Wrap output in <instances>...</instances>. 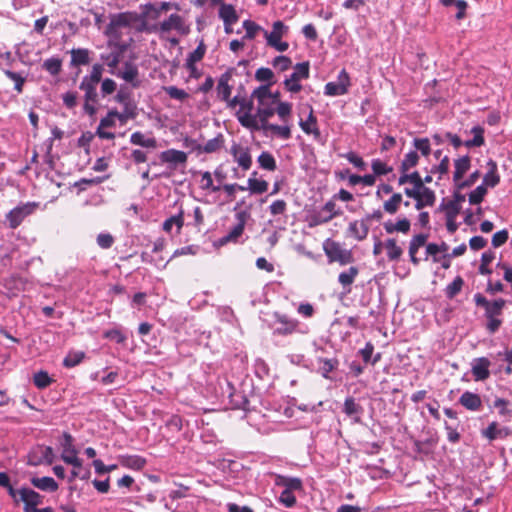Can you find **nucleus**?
Instances as JSON below:
<instances>
[{
	"label": "nucleus",
	"instance_id": "de8ad7c7",
	"mask_svg": "<svg viewBox=\"0 0 512 512\" xmlns=\"http://www.w3.org/2000/svg\"><path fill=\"white\" fill-rule=\"evenodd\" d=\"M471 133L474 134L473 139L467 140L463 142V145H465L467 148L471 147H480L484 145V129L481 126H475L471 129Z\"/></svg>",
	"mask_w": 512,
	"mask_h": 512
},
{
	"label": "nucleus",
	"instance_id": "a19ab883",
	"mask_svg": "<svg viewBox=\"0 0 512 512\" xmlns=\"http://www.w3.org/2000/svg\"><path fill=\"white\" fill-rule=\"evenodd\" d=\"M384 247L387 250V257L390 261H397L403 254V250L397 245L394 238H389L385 241Z\"/></svg>",
	"mask_w": 512,
	"mask_h": 512
},
{
	"label": "nucleus",
	"instance_id": "13d9d810",
	"mask_svg": "<svg viewBox=\"0 0 512 512\" xmlns=\"http://www.w3.org/2000/svg\"><path fill=\"white\" fill-rule=\"evenodd\" d=\"M137 115V105H126L123 106V111L119 112V121L122 125H124L128 120L135 119Z\"/></svg>",
	"mask_w": 512,
	"mask_h": 512
},
{
	"label": "nucleus",
	"instance_id": "774afa93",
	"mask_svg": "<svg viewBox=\"0 0 512 512\" xmlns=\"http://www.w3.org/2000/svg\"><path fill=\"white\" fill-rule=\"evenodd\" d=\"M4 74L9 78L11 79L12 81H14L15 83V86H14V89L18 92V93H21L23 91V85L25 83V78L17 73V72H13L11 70H4Z\"/></svg>",
	"mask_w": 512,
	"mask_h": 512
},
{
	"label": "nucleus",
	"instance_id": "5701e85b",
	"mask_svg": "<svg viewBox=\"0 0 512 512\" xmlns=\"http://www.w3.org/2000/svg\"><path fill=\"white\" fill-rule=\"evenodd\" d=\"M30 483L33 485V487L47 493L56 492L59 488V485L54 480V478L49 476L32 477L30 478Z\"/></svg>",
	"mask_w": 512,
	"mask_h": 512
},
{
	"label": "nucleus",
	"instance_id": "4468645a",
	"mask_svg": "<svg viewBox=\"0 0 512 512\" xmlns=\"http://www.w3.org/2000/svg\"><path fill=\"white\" fill-rule=\"evenodd\" d=\"M235 73L236 68L230 67L218 79L216 91L218 98L222 101L229 100L231 96L232 87L229 85V81Z\"/></svg>",
	"mask_w": 512,
	"mask_h": 512
},
{
	"label": "nucleus",
	"instance_id": "4d7b16f0",
	"mask_svg": "<svg viewBox=\"0 0 512 512\" xmlns=\"http://www.w3.org/2000/svg\"><path fill=\"white\" fill-rule=\"evenodd\" d=\"M62 67V61L59 58H49L43 63V68L51 75L56 76L60 73Z\"/></svg>",
	"mask_w": 512,
	"mask_h": 512
},
{
	"label": "nucleus",
	"instance_id": "680f3d73",
	"mask_svg": "<svg viewBox=\"0 0 512 512\" xmlns=\"http://www.w3.org/2000/svg\"><path fill=\"white\" fill-rule=\"evenodd\" d=\"M243 28L245 29V35L243 39L247 40L254 39L257 33L261 30V27L251 20H245L243 22Z\"/></svg>",
	"mask_w": 512,
	"mask_h": 512
},
{
	"label": "nucleus",
	"instance_id": "72a5a7b5",
	"mask_svg": "<svg viewBox=\"0 0 512 512\" xmlns=\"http://www.w3.org/2000/svg\"><path fill=\"white\" fill-rule=\"evenodd\" d=\"M261 127H262V131H264L265 133L270 131L274 135H276L277 137H279L283 140H288L291 138V129L288 125L280 126V125L271 124L268 122Z\"/></svg>",
	"mask_w": 512,
	"mask_h": 512
},
{
	"label": "nucleus",
	"instance_id": "423d86ee",
	"mask_svg": "<svg viewBox=\"0 0 512 512\" xmlns=\"http://www.w3.org/2000/svg\"><path fill=\"white\" fill-rule=\"evenodd\" d=\"M38 206L37 202H26L10 210L5 216L8 227L13 230L18 228L27 217L36 211Z\"/></svg>",
	"mask_w": 512,
	"mask_h": 512
},
{
	"label": "nucleus",
	"instance_id": "a211bd4d",
	"mask_svg": "<svg viewBox=\"0 0 512 512\" xmlns=\"http://www.w3.org/2000/svg\"><path fill=\"white\" fill-rule=\"evenodd\" d=\"M230 153L242 169L249 170L251 168L252 157L247 147H242L234 143L230 149Z\"/></svg>",
	"mask_w": 512,
	"mask_h": 512
},
{
	"label": "nucleus",
	"instance_id": "6e6d98bb",
	"mask_svg": "<svg viewBox=\"0 0 512 512\" xmlns=\"http://www.w3.org/2000/svg\"><path fill=\"white\" fill-rule=\"evenodd\" d=\"M495 254L492 251H486L481 256V264L479 266V273L481 275H490L492 270L488 265L494 260Z\"/></svg>",
	"mask_w": 512,
	"mask_h": 512
},
{
	"label": "nucleus",
	"instance_id": "c03bdc74",
	"mask_svg": "<svg viewBox=\"0 0 512 512\" xmlns=\"http://www.w3.org/2000/svg\"><path fill=\"white\" fill-rule=\"evenodd\" d=\"M224 143V137L222 134H218L213 139L208 140L205 145L198 146L197 149L205 153H213L218 151Z\"/></svg>",
	"mask_w": 512,
	"mask_h": 512
},
{
	"label": "nucleus",
	"instance_id": "473e14b6",
	"mask_svg": "<svg viewBox=\"0 0 512 512\" xmlns=\"http://www.w3.org/2000/svg\"><path fill=\"white\" fill-rule=\"evenodd\" d=\"M276 485L284 487V490L293 492L302 489V480L297 477L278 475L276 479Z\"/></svg>",
	"mask_w": 512,
	"mask_h": 512
},
{
	"label": "nucleus",
	"instance_id": "393cba45",
	"mask_svg": "<svg viewBox=\"0 0 512 512\" xmlns=\"http://www.w3.org/2000/svg\"><path fill=\"white\" fill-rule=\"evenodd\" d=\"M488 171L485 173L483 177V183L487 187L494 188L500 183V175L498 174V166L497 163L490 159L487 162Z\"/></svg>",
	"mask_w": 512,
	"mask_h": 512
},
{
	"label": "nucleus",
	"instance_id": "c9c22d12",
	"mask_svg": "<svg viewBox=\"0 0 512 512\" xmlns=\"http://www.w3.org/2000/svg\"><path fill=\"white\" fill-rule=\"evenodd\" d=\"M71 66L87 65L90 63V51L86 48H77L71 50Z\"/></svg>",
	"mask_w": 512,
	"mask_h": 512
},
{
	"label": "nucleus",
	"instance_id": "7ed1b4c3",
	"mask_svg": "<svg viewBox=\"0 0 512 512\" xmlns=\"http://www.w3.org/2000/svg\"><path fill=\"white\" fill-rule=\"evenodd\" d=\"M103 71V64L95 63L91 73L83 77L79 89L84 91V100L92 101V103L98 102L97 86L101 81Z\"/></svg>",
	"mask_w": 512,
	"mask_h": 512
},
{
	"label": "nucleus",
	"instance_id": "f8f14e48",
	"mask_svg": "<svg viewBox=\"0 0 512 512\" xmlns=\"http://www.w3.org/2000/svg\"><path fill=\"white\" fill-rule=\"evenodd\" d=\"M238 223L232 228V230L225 236L221 237L217 244L219 246H224L227 243L233 242L236 243L239 239V237L243 234L247 215L245 212H239L236 214Z\"/></svg>",
	"mask_w": 512,
	"mask_h": 512
},
{
	"label": "nucleus",
	"instance_id": "79ce46f5",
	"mask_svg": "<svg viewBox=\"0 0 512 512\" xmlns=\"http://www.w3.org/2000/svg\"><path fill=\"white\" fill-rule=\"evenodd\" d=\"M257 172H253L252 176L248 179V187L252 194H262L268 189V182L265 180H258L255 178Z\"/></svg>",
	"mask_w": 512,
	"mask_h": 512
},
{
	"label": "nucleus",
	"instance_id": "c756f323",
	"mask_svg": "<svg viewBox=\"0 0 512 512\" xmlns=\"http://www.w3.org/2000/svg\"><path fill=\"white\" fill-rule=\"evenodd\" d=\"M130 142L133 145H138V146H141V147H144V148L156 149L157 146H158L157 140L154 137H148L147 138L140 131H136V132L131 134Z\"/></svg>",
	"mask_w": 512,
	"mask_h": 512
},
{
	"label": "nucleus",
	"instance_id": "3c124183",
	"mask_svg": "<svg viewBox=\"0 0 512 512\" xmlns=\"http://www.w3.org/2000/svg\"><path fill=\"white\" fill-rule=\"evenodd\" d=\"M205 52H206V46H205L203 40H201L200 43L198 44L197 48L188 55V57L186 59L185 67H190V66H192L193 63L201 61L205 55Z\"/></svg>",
	"mask_w": 512,
	"mask_h": 512
},
{
	"label": "nucleus",
	"instance_id": "603ef678",
	"mask_svg": "<svg viewBox=\"0 0 512 512\" xmlns=\"http://www.w3.org/2000/svg\"><path fill=\"white\" fill-rule=\"evenodd\" d=\"M464 285V280L461 276H457L446 288L445 295L448 299H453L460 293Z\"/></svg>",
	"mask_w": 512,
	"mask_h": 512
},
{
	"label": "nucleus",
	"instance_id": "9b49d317",
	"mask_svg": "<svg viewBox=\"0 0 512 512\" xmlns=\"http://www.w3.org/2000/svg\"><path fill=\"white\" fill-rule=\"evenodd\" d=\"M55 455L52 447L38 446L29 455V465L39 466L43 463L51 465L54 462Z\"/></svg>",
	"mask_w": 512,
	"mask_h": 512
},
{
	"label": "nucleus",
	"instance_id": "2eb2a0df",
	"mask_svg": "<svg viewBox=\"0 0 512 512\" xmlns=\"http://www.w3.org/2000/svg\"><path fill=\"white\" fill-rule=\"evenodd\" d=\"M491 362L486 357H479L473 359L471 363V372L476 381H484L489 378V367Z\"/></svg>",
	"mask_w": 512,
	"mask_h": 512
},
{
	"label": "nucleus",
	"instance_id": "0eeeda50",
	"mask_svg": "<svg viewBox=\"0 0 512 512\" xmlns=\"http://www.w3.org/2000/svg\"><path fill=\"white\" fill-rule=\"evenodd\" d=\"M289 28L282 21L278 20L273 23L272 31H264L267 44L279 52H284L289 48L287 42H282L281 38L287 34Z\"/></svg>",
	"mask_w": 512,
	"mask_h": 512
},
{
	"label": "nucleus",
	"instance_id": "338daca9",
	"mask_svg": "<svg viewBox=\"0 0 512 512\" xmlns=\"http://www.w3.org/2000/svg\"><path fill=\"white\" fill-rule=\"evenodd\" d=\"M275 110H276L275 113L278 114L279 118L283 122H287L289 116L291 115L292 104L288 103V102H279L275 106Z\"/></svg>",
	"mask_w": 512,
	"mask_h": 512
},
{
	"label": "nucleus",
	"instance_id": "09e8293b",
	"mask_svg": "<svg viewBox=\"0 0 512 512\" xmlns=\"http://www.w3.org/2000/svg\"><path fill=\"white\" fill-rule=\"evenodd\" d=\"M85 358L83 351H69L66 357L63 359V366L66 368H73L79 365Z\"/></svg>",
	"mask_w": 512,
	"mask_h": 512
},
{
	"label": "nucleus",
	"instance_id": "1a4fd4ad",
	"mask_svg": "<svg viewBox=\"0 0 512 512\" xmlns=\"http://www.w3.org/2000/svg\"><path fill=\"white\" fill-rule=\"evenodd\" d=\"M294 69L295 71L284 80V86L288 91L298 93L302 89V85L299 81L309 77L310 64L308 61L297 63Z\"/></svg>",
	"mask_w": 512,
	"mask_h": 512
},
{
	"label": "nucleus",
	"instance_id": "e433bc0d",
	"mask_svg": "<svg viewBox=\"0 0 512 512\" xmlns=\"http://www.w3.org/2000/svg\"><path fill=\"white\" fill-rule=\"evenodd\" d=\"M349 232L359 241L364 240L369 233V225L365 221H353L349 224Z\"/></svg>",
	"mask_w": 512,
	"mask_h": 512
},
{
	"label": "nucleus",
	"instance_id": "49530a36",
	"mask_svg": "<svg viewBox=\"0 0 512 512\" xmlns=\"http://www.w3.org/2000/svg\"><path fill=\"white\" fill-rule=\"evenodd\" d=\"M257 161L262 169L267 171H275L277 169L276 160L274 156L268 151H263L258 156Z\"/></svg>",
	"mask_w": 512,
	"mask_h": 512
},
{
	"label": "nucleus",
	"instance_id": "ddd939ff",
	"mask_svg": "<svg viewBox=\"0 0 512 512\" xmlns=\"http://www.w3.org/2000/svg\"><path fill=\"white\" fill-rule=\"evenodd\" d=\"M159 158L162 163H167L172 170H175L178 165H185L187 162V154L176 149H168L161 152Z\"/></svg>",
	"mask_w": 512,
	"mask_h": 512
},
{
	"label": "nucleus",
	"instance_id": "b1692460",
	"mask_svg": "<svg viewBox=\"0 0 512 512\" xmlns=\"http://www.w3.org/2000/svg\"><path fill=\"white\" fill-rule=\"evenodd\" d=\"M316 361L318 364L317 372L325 379H331L330 373L336 370L339 366V360L337 358L328 359L318 357Z\"/></svg>",
	"mask_w": 512,
	"mask_h": 512
},
{
	"label": "nucleus",
	"instance_id": "5fc2aeb1",
	"mask_svg": "<svg viewBox=\"0 0 512 512\" xmlns=\"http://www.w3.org/2000/svg\"><path fill=\"white\" fill-rule=\"evenodd\" d=\"M419 155L416 151H410L404 157L400 165L401 173L407 172L410 168L415 167L418 164Z\"/></svg>",
	"mask_w": 512,
	"mask_h": 512
},
{
	"label": "nucleus",
	"instance_id": "58836bf2",
	"mask_svg": "<svg viewBox=\"0 0 512 512\" xmlns=\"http://www.w3.org/2000/svg\"><path fill=\"white\" fill-rule=\"evenodd\" d=\"M364 409L361 405L356 403L355 399L353 397H348L345 399L344 406H343V412L351 417L356 416L355 421H359V416L363 413Z\"/></svg>",
	"mask_w": 512,
	"mask_h": 512
},
{
	"label": "nucleus",
	"instance_id": "4c0bfd02",
	"mask_svg": "<svg viewBox=\"0 0 512 512\" xmlns=\"http://www.w3.org/2000/svg\"><path fill=\"white\" fill-rule=\"evenodd\" d=\"M219 17L223 20L224 24H234L239 19L235 8L231 4L225 3H222L220 6Z\"/></svg>",
	"mask_w": 512,
	"mask_h": 512
},
{
	"label": "nucleus",
	"instance_id": "ea45409f",
	"mask_svg": "<svg viewBox=\"0 0 512 512\" xmlns=\"http://www.w3.org/2000/svg\"><path fill=\"white\" fill-rule=\"evenodd\" d=\"M230 403L232 404L234 409H242L245 411L250 410V401L249 399L242 394L241 392H230L229 393Z\"/></svg>",
	"mask_w": 512,
	"mask_h": 512
},
{
	"label": "nucleus",
	"instance_id": "6e6552de",
	"mask_svg": "<svg viewBox=\"0 0 512 512\" xmlns=\"http://www.w3.org/2000/svg\"><path fill=\"white\" fill-rule=\"evenodd\" d=\"M274 335L288 336L293 333H304L300 322L297 319L290 318L286 314L275 313Z\"/></svg>",
	"mask_w": 512,
	"mask_h": 512
},
{
	"label": "nucleus",
	"instance_id": "864d4df0",
	"mask_svg": "<svg viewBox=\"0 0 512 512\" xmlns=\"http://www.w3.org/2000/svg\"><path fill=\"white\" fill-rule=\"evenodd\" d=\"M402 202V195L400 193H394L391 198L384 202L383 208L385 212L389 214H395Z\"/></svg>",
	"mask_w": 512,
	"mask_h": 512
},
{
	"label": "nucleus",
	"instance_id": "dca6fc26",
	"mask_svg": "<svg viewBox=\"0 0 512 512\" xmlns=\"http://www.w3.org/2000/svg\"><path fill=\"white\" fill-rule=\"evenodd\" d=\"M7 489V492L9 496L13 499L14 503L16 505H19V503H23V506H26V503H29V501L32 499L33 494H36L37 491H35L32 488L23 486L19 489H15L11 484L10 481L8 482V486H4Z\"/></svg>",
	"mask_w": 512,
	"mask_h": 512
},
{
	"label": "nucleus",
	"instance_id": "20e7f679",
	"mask_svg": "<svg viewBox=\"0 0 512 512\" xmlns=\"http://www.w3.org/2000/svg\"><path fill=\"white\" fill-rule=\"evenodd\" d=\"M139 15L136 12H122L111 15L110 22L105 28V34L113 39H120L121 28H126L136 23Z\"/></svg>",
	"mask_w": 512,
	"mask_h": 512
},
{
	"label": "nucleus",
	"instance_id": "4be33fe9",
	"mask_svg": "<svg viewBox=\"0 0 512 512\" xmlns=\"http://www.w3.org/2000/svg\"><path fill=\"white\" fill-rule=\"evenodd\" d=\"M458 402L469 411H479L482 408V400L480 395L470 391H465L460 396Z\"/></svg>",
	"mask_w": 512,
	"mask_h": 512
},
{
	"label": "nucleus",
	"instance_id": "2f4dec72",
	"mask_svg": "<svg viewBox=\"0 0 512 512\" xmlns=\"http://www.w3.org/2000/svg\"><path fill=\"white\" fill-rule=\"evenodd\" d=\"M410 228L411 223L407 218L400 219L396 223H393L392 221H387L384 223V229L388 234H392L394 232L407 234L410 231Z\"/></svg>",
	"mask_w": 512,
	"mask_h": 512
},
{
	"label": "nucleus",
	"instance_id": "f3484780",
	"mask_svg": "<svg viewBox=\"0 0 512 512\" xmlns=\"http://www.w3.org/2000/svg\"><path fill=\"white\" fill-rule=\"evenodd\" d=\"M342 211L336 208L334 200L328 201L318 212L314 215L316 224L327 223L336 216H340Z\"/></svg>",
	"mask_w": 512,
	"mask_h": 512
},
{
	"label": "nucleus",
	"instance_id": "7c9ffc66",
	"mask_svg": "<svg viewBox=\"0 0 512 512\" xmlns=\"http://www.w3.org/2000/svg\"><path fill=\"white\" fill-rule=\"evenodd\" d=\"M138 68L129 63L126 62L124 65V70L119 72L117 75L124 79L126 82L131 83L133 87L139 86V81L137 80L138 77Z\"/></svg>",
	"mask_w": 512,
	"mask_h": 512
},
{
	"label": "nucleus",
	"instance_id": "bf43d9fd",
	"mask_svg": "<svg viewBox=\"0 0 512 512\" xmlns=\"http://www.w3.org/2000/svg\"><path fill=\"white\" fill-rule=\"evenodd\" d=\"M487 193V186L482 183L469 194V202L472 205L480 204Z\"/></svg>",
	"mask_w": 512,
	"mask_h": 512
},
{
	"label": "nucleus",
	"instance_id": "cd10ccee",
	"mask_svg": "<svg viewBox=\"0 0 512 512\" xmlns=\"http://www.w3.org/2000/svg\"><path fill=\"white\" fill-rule=\"evenodd\" d=\"M455 171L453 175L454 182L460 181L465 173L470 169L471 159L468 155L462 156L454 161Z\"/></svg>",
	"mask_w": 512,
	"mask_h": 512
},
{
	"label": "nucleus",
	"instance_id": "052dcab7",
	"mask_svg": "<svg viewBox=\"0 0 512 512\" xmlns=\"http://www.w3.org/2000/svg\"><path fill=\"white\" fill-rule=\"evenodd\" d=\"M33 382L37 388L44 389L51 384L52 379L46 371H39L34 374Z\"/></svg>",
	"mask_w": 512,
	"mask_h": 512
},
{
	"label": "nucleus",
	"instance_id": "bb28decb",
	"mask_svg": "<svg viewBox=\"0 0 512 512\" xmlns=\"http://www.w3.org/2000/svg\"><path fill=\"white\" fill-rule=\"evenodd\" d=\"M118 461L123 467L134 470H141L146 465V460L138 455H119Z\"/></svg>",
	"mask_w": 512,
	"mask_h": 512
},
{
	"label": "nucleus",
	"instance_id": "8fccbe9b",
	"mask_svg": "<svg viewBox=\"0 0 512 512\" xmlns=\"http://www.w3.org/2000/svg\"><path fill=\"white\" fill-rule=\"evenodd\" d=\"M183 214V210H181L177 215L166 219L163 223V230L169 233L172 230V227L175 225L177 227V232L179 233L184 225Z\"/></svg>",
	"mask_w": 512,
	"mask_h": 512
},
{
	"label": "nucleus",
	"instance_id": "e2e57ef3",
	"mask_svg": "<svg viewBox=\"0 0 512 512\" xmlns=\"http://www.w3.org/2000/svg\"><path fill=\"white\" fill-rule=\"evenodd\" d=\"M439 209L445 210L446 216L450 215V217H457L460 213L461 206L457 205L453 200L446 201V199H443Z\"/></svg>",
	"mask_w": 512,
	"mask_h": 512
},
{
	"label": "nucleus",
	"instance_id": "a18cd8bd",
	"mask_svg": "<svg viewBox=\"0 0 512 512\" xmlns=\"http://www.w3.org/2000/svg\"><path fill=\"white\" fill-rule=\"evenodd\" d=\"M255 79L259 82H265L264 85H268L270 90L271 86L275 84L274 73L270 68L261 67L255 72Z\"/></svg>",
	"mask_w": 512,
	"mask_h": 512
},
{
	"label": "nucleus",
	"instance_id": "f03ea898",
	"mask_svg": "<svg viewBox=\"0 0 512 512\" xmlns=\"http://www.w3.org/2000/svg\"><path fill=\"white\" fill-rule=\"evenodd\" d=\"M251 97L257 100L256 114L263 125H265L276 111L275 105L271 100V90L268 89V85H261L253 90Z\"/></svg>",
	"mask_w": 512,
	"mask_h": 512
},
{
	"label": "nucleus",
	"instance_id": "9d476101",
	"mask_svg": "<svg viewBox=\"0 0 512 512\" xmlns=\"http://www.w3.org/2000/svg\"><path fill=\"white\" fill-rule=\"evenodd\" d=\"M350 77L345 69L341 70L336 82H328L325 85L324 93L327 96H340L348 92Z\"/></svg>",
	"mask_w": 512,
	"mask_h": 512
},
{
	"label": "nucleus",
	"instance_id": "412c9836",
	"mask_svg": "<svg viewBox=\"0 0 512 512\" xmlns=\"http://www.w3.org/2000/svg\"><path fill=\"white\" fill-rule=\"evenodd\" d=\"M237 119L240 122V124L250 129L251 131H261L263 126V123L259 120V117L257 114H252V112H243L241 111L237 112Z\"/></svg>",
	"mask_w": 512,
	"mask_h": 512
},
{
	"label": "nucleus",
	"instance_id": "0e129e2a",
	"mask_svg": "<svg viewBox=\"0 0 512 512\" xmlns=\"http://www.w3.org/2000/svg\"><path fill=\"white\" fill-rule=\"evenodd\" d=\"M441 3L446 7L455 5L457 8V19H462L465 16L467 3L464 0H441Z\"/></svg>",
	"mask_w": 512,
	"mask_h": 512
},
{
	"label": "nucleus",
	"instance_id": "37998d69",
	"mask_svg": "<svg viewBox=\"0 0 512 512\" xmlns=\"http://www.w3.org/2000/svg\"><path fill=\"white\" fill-rule=\"evenodd\" d=\"M358 274L359 269L356 266H351L348 270L339 274L338 281L344 288H349L355 281Z\"/></svg>",
	"mask_w": 512,
	"mask_h": 512
},
{
	"label": "nucleus",
	"instance_id": "f257e3e1",
	"mask_svg": "<svg viewBox=\"0 0 512 512\" xmlns=\"http://www.w3.org/2000/svg\"><path fill=\"white\" fill-rule=\"evenodd\" d=\"M474 302L477 307H480L484 310V317L486 319V330L490 334L496 333L503 323L501 316L503 314V309L507 301L503 298L488 300L481 293H476L474 295Z\"/></svg>",
	"mask_w": 512,
	"mask_h": 512
},
{
	"label": "nucleus",
	"instance_id": "39448f33",
	"mask_svg": "<svg viewBox=\"0 0 512 512\" xmlns=\"http://www.w3.org/2000/svg\"><path fill=\"white\" fill-rule=\"evenodd\" d=\"M323 250L328 258L329 263L337 262L341 266H344L354 261L351 250L342 248L339 242H336L330 238L323 242Z\"/></svg>",
	"mask_w": 512,
	"mask_h": 512
},
{
	"label": "nucleus",
	"instance_id": "6ab92c4d",
	"mask_svg": "<svg viewBox=\"0 0 512 512\" xmlns=\"http://www.w3.org/2000/svg\"><path fill=\"white\" fill-rule=\"evenodd\" d=\"M160 32L167 33L172 29L177 30L179 33L186 35L189 33V28L185 26L183 18L178 14H171L169 18L160 24Z\"/></svg>",
	"mask_w": 512,
	"mask_h": 512
},
{
	"label": "nucleus",
	"instance_id": "f704fd0d",
	"mask_svg": "<svg viewBox=\"0 0 512 512\" xmlns=\"http://www.w3.org/2000/svg\"><path fill=\"white\" fill-rule=\"evenodd\" d=\"M415 208L422 210L425 206H433L436 200V195L430 188H424L420 192L419 198L415 199Z\"/></svg>",
	"mask_w": 512,
	"mask_h": 512
},
{
	"label": "nucleus",
	"instance_id": "69168bd1",
	"mask_svg": "<svg viewBox=\"0 0 512 512\" xmlns=\"http://www.w3.org/2000/svg\"><path fill=\"white\" fill-rule=\"evenodd\" d=\"M427 234H417L410 240L409 243V254H413V252L417 253L419 248L424 246L427 241Z\"/></svg>",
	"mask_w": 512,
	"mask_h": 512
},
{
	"label": "nucleus",
	"instance_id": "a878e982",
	"mask_svg": "<svg viewBox=\"0 0 512 512\" xmlns=\"http://www.w3.org/2000/svg\"><path fill=\"white\" fill-rule=\"evenodd\" d=\"M172 7L179 10V6L177 4H172L170 2L149 3L145 5V15L156 19L162 11H168Z\"/></svg>",
	"mask_w": 512,
	"mask_h": 512
},
{
	"label": "nucleus",
	"instance_id": "c85d7f7f",
	"mask_svg": "<svg viewBox=\"0 0 512 512\" xmlns=\"http://www.w3.org/2000/svg\"><path fill=\"white\" fill-rule=\"evenodd\" d=\"M32 496L33 497L29 503H26V506H23V512H55V510L50 506L38 508V506L43 503V495L36 492V494H33Z\"/></svg>",
	"mask_w": 512,
	"mask_h": 512
},
{
	"label": "nucleus",
	"instance_id": "aec40b11",
	"mask_svg": "<svg viewBox=\"0 0 512 512\" xmlns=\"http://www.w3.org/2000/svg\"><path fill=\"white\" fill-rule=\"evenodd\" d=\"M512 434V430L508 427L499 428L497 422H492L488 427L482 430V436L489 441L496 439H504Z\"/></svg>",
	"mask_w": 512,
	"mask_h": 512
}]
</instances>
